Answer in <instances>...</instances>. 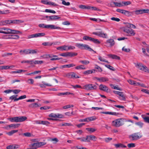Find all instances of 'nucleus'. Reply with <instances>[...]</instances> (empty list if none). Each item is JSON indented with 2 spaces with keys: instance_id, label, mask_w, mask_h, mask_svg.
Returning <instances> with one entry per match:
<instances>
[{
  "instance_id": "1",
  "label": "nucleus",
  "mask_w": 149,
  "mask_h": 149,
  "mask_svg": "<svg viewBox=\"0 0 149 149\" xmlns=\"http://www.w3.org/2000/svg\"><path fill=\"white\" fill-rule=\"evenodd\" d=\"M23 21L19 20L9 19L3 20L0 22V26H4L10 25L12 24H18L20 23H23Z\"/></svg>"
},
{
  "instance_id": "2",
  "label": "nucleus",
  "mask_w": 149,
  "mask_h": 149,
  "mask_svg": "<svg viewBox=\"0 0 149 149\" xmlns=\"http://www.w3.org/2000/svg\"><path fill=\"white\" fill-rule=\"evenodd\" d=\"M130 25L129 23H127L126 24L125 26L123 27L122 29L124 32L128 33L129 36H134L135 35V33L130 28Z\"/></svg>"
},
{
  "instance_id": "3",
  "label": "nucleus",
  "mask_w": 149,
  "mask_h": 149,
  "mask_svg": "<svg viewBox=\"0 0 149 149\" xmlns=\"http://www.w3.org/2000/svg\"><path fill=\"white\" fill-rule=\"evenodd\" d=\"M125 121V120L124 118L116 119L112 122V125L116 127H118L123 125Z\"/></svg>"
},
{
  "instance_id": "4",
  "label": "nucleus",
  "mask_w": 149,
  "mask_h": 149,
  "mask_svg": "<svg viewBox=\"0 0 149 149\" xmlns=\"http://www.w3.org/2000/svg\"><path fill=\"white\" fill-rule=\"evenodd\" d=\"M142 135L140 133L137 132L134 133L129 136V138L132 141H136L142 137Z\"/></svg>"
},
{
  "instance_id": "5",
  "label": "nucleus",
  "mask_w": 149,
  "mask_h": 149,
  "mask_svg": "<svg viewBox=\"0 0 149 149\" xmlns=\"http://www.w3.org/2000/svg\"><path fill=\"white\" fill-rule=\"evenodd\" d=\"M38 26L40 28L50 29H60V28L58 26H56L53 25H46L44 24H40Z\"/></svg>"
},
{
  "instance_id": "6",
  "label": "nucleus",
  "mask_w": 149,
  "mask_h": 149,
  "mask_svg": "<svg viewBox=\"0 0 149 149\" xmlns=\"http://www.w3.org/2000/svg\"><path fill=\"white\" fill-rule=\"evenodd\" d=\"M135 66L140 70L149 73V69L145 65H143L142 63H134Z\"/></svg>"
},
{
  "instance_id": "7",
  "label": "nucleus",
  "mask_w": 149,
  "mask_h": 149,
  "mask_svg": "<svg viewBox=\"0 0 149 149\" xmlns=\"http://www.w3.org/2000/svg\"><path fill=\"white\" fill-rule=\"evenodd\" d=\"M97 86L92 84H88L84 86L83 88L87 90H95L97 88Z\"/></svg>"
},
{
  "instance_id": "8",
  "label": "nucleus",
  "mask_w": 149,
  "mask_h": 149,
  "mask_svg": "<svg viewBox=\"0 0 149 149\" xmlns=\"http://www.w3.org/2000/svg\"><path fill=\"white\" fill-rule=\"evenodd\" d=\"M115 42L113 39H112L107 40L105 42L106 46L110 47H112L115 44Z\"/></svg>"
},
{
  "instance_id": "9",
  "label": "nucleus",
  "mask_w": 149,
  "mask_h": 149,
  "mask_svg": "<svg viewBox=\"0 0 149 149\" xmlns=\"http://www.w3.org/2000/svg\"><path fill=\"white\" fill-rule=\"evenodd\" d=\"M93 34L97 36H98L105 38H106L107 36V34L104 33L102 31L96 32H93Z\"/></svg>"
},
{
  "instance_id": "10",
  "label": "nucleus",
  "mask_w": 149,
  "mask_h": 149,
  "mask_svg": "<svg viewBox=\"0 0 149 149\" xmlns=\"http://www.w3.org/2000/svg\"><path fill=\"white\" fill-rule=\"evenodd\" d=\"M46 144V143L45 142H37L31 144V146L33 147L35 146L37 148H39L45 145Z\"/></svg>"
},
{
  "instance_id": "11",
  "label": "nucleus",
  "mask_w": 149,
  "mask_h": 149,
  "mask_svg": "<svg viewBox=\"0 0 149 149\" xmlns=\"http://www.w3.org/2000/svg\"><path fill=\"white\" fill-rule=\"evenodd\" d=\"M49 116L55 118H61L63 116L62 114L59 113H52L50 114Z\"/></svg>"
},
{
  "instance_id": "12",
  "label": "nucleus",
  "mask_w": 149,
  "mask_h": 149,
  "mask_svg": "<svg viewBox=\"0 0 149 149\" xmlns=\"http://www.w3.org/2000/svg\"><path fill=\"white\" fill-rule=\"evenodd\" d=\"M46 57L48 58H52L50 59L51 61H54L57 60H59L60 58H57V56L53 54H47L46 55Z\"/></svg>"
},
{
  "instance_id": "13",
  "label": "nucleus",
  "mask_w": 149,
  "mask_h": 149,
  "mask_svg": "<svg viewBox=\"0 0 149 149\" xmlns=\"http://www.w3.org/2000/svg\"><path fill=\"white\" fill-rule=\"evenodd\" d=\"M99 88L100 90L108 92V88L107 86L105 85L102 84H101L99 86Z\"/></svg>"
},
{
  "instance_id": "14",
  "label": "nucleus",
  "mask_w": 149,
  "mask_h": 149,
  "mask_svg": "<svg viewBox=\"0 0 149 149\" xmlns=\"http://www.w3.org/2000/svg\"><path fill=\"white\" fill-rule=\"evenodd\" d=\"M148 11H149L148 9H142L136 10L134 12L136 14L139 15L144 13H146V12H148Z\"/></svg>"
},
{
  "instance_id": "15",
  "label": "nucleus",
  "mask_w": 149,
  "mask_h": 149,
  "mask_svg": "<svg viewBox=\"0 0 149 149\" xmlns=\"http://www.w3.org/2000/svg\"><path fill=\"white\" fill-rule=\"evenodd\" d=\"M76 74L74 73H69L67 74L66 76L70 78H78L80 77L78 76H76Z\"/></svg>"
},
{
  "instance_id": "16",
  "label": "nucleus",
  "mask_w": 149,
  "mask_h": 149,
  "mask_svg": "<svg viewBox=\"0 0 149 149\" xmlns=\"http://www.w3.org/2000/svg\"><path fill=\"white\" fill-rule=\"evenodd\" d=\"M94 79H96L100 82H105L109 81V79L105 77L98 78L96 77L94 78Z\"/></svg>"
},
{
  "instance_id": "17",
  "label": "nucleus",
  "mask_w": 149,
  "mask_h": 149,
  "mask_svg": "<svg viewBox=\"0 0 149 149\" xmlns=\"http://www.w3.org/2000/svg\"><path fill=\"white\" fill-rule=\"evenodd\" d=\"M17 123L19 122H22L26 120L27 118L26 117L24 116H17Z\"/></svg>"
},
{
  "instance_id": "18",
  "label": "nucleus",
  "mask_w": 149,
  "mask_h": 149,
  "mask_svg": "<svg viewBox=\"0 0 149 149\" xmlns=\"http://www.w3.org/2000/svg\"><path fill=\"white\" fill-rule=\"evenodd\" d=\"M41 104H37V103H33L30 104L29 105V107L31 108H35L41 106Z\"/></svg>"
},
{
  "instance_id": "19",
  "label": "nucleus",
  "mask_w": 149,
  "mask_h": 149,
  "mask_svg": "<svg viewBox=\"0 0 149 149\" xmlns=\"http://www.w3.org/2000/svg\"><path fill=\"white\" fill-rule=\"evenodd\" d=\"M77 55V54L75 52H66V56H69L72 57L76 56Z\"/></svg>"
},
{
  "instance_id": "20",
  "label": "nucleus",
  "mask_w": 149,
  "mask_h": 149,
  "mask_svg": "<svg viewBox=\"0 0 149 149\" xmlns=\"http://www.w3.org/2000/svg\"><path fill=\"white\" fill-rule=\"evenodd\" d=\"M87 142H89L90 140H93L96 139V137L94 135H88L86 136Z\"/></svg>"
},
{
  "instance_id": "21",
  "label": "nucleus",
  "mask_w": 149,
  "mask_h": 149,
  "mask_svg": "<svg viewBox=\"0 0 149 149\" xmlns=\"http://www.w3.org/2000/svg\"><path fill=\"white\" fill-rule=\"evenodd\" d=\"M108 56L110 58H111L112 59H118V60H120V57L118 56L115 55V54H109L108 55Z\"/></svg>"
},
{
  "instance_id": "22",
  "label": "nucleus",
  "mask_w": 149,
  "mask_h": 149,
  "mask_svg": "<svg viewBox=\"0 0 149 149\" xmlns=\"http://www.w3.org/2000/svg\"><path fill=\"white\" fill-rule=\"evenodd\" d=\"M83 49H85L88 50L90 51H93L95 52H96L95 51H94L91 47H89L88 45L86 44H84V48H83Z\"/></svg>"
},
{
  "instance_id": "23",
  "label": "nucleus",
  "mask_w": 149,
  "mask_h": 149,
  "mask_svg": "<svg viewBox=\"0 0 149 149\" xmlns=\"http://www.w3.org/2000/svg\"><path fill=\"white\" fill-rule=\"evenodd\" d=\"M17 148H18V145H10L6 147L7 149H15Z\"/></svg>"
},
{
  "instance_id": "24",
  "label": "nucleus",
  "mask_w": 149,
  "mask_h": 149,
  "mask_svg": "<svg viewBox=\"0 0 149 149\" xmlns=\"http://www.w3.org/2000/svg\"><path fill=\"white\" fill-rule=\"evenodd\" d=\"M93 71L95 72V70H88L86 71L83 72V73L85 75H88L92 73H94V72H93Z\"/></svg>"
},
{
  "instance_id": "25",
  "label": "nucleus",
  "mask_w": 149,
  "mask_h": 149,
  "mask_svg": "<svg viewBox=\"0 0 149 149\" xmlns=\"http://www.w3.org/2000/svg\"><path fill=\"white\" fill-rule=\"evenodd\" d=\"M4 34H11L10 29L6 27H4Z\"/></svg>"
},
{
  "instance_id": "26",
  "label": "nucleus",
  "mask_w": 149,
  "mask_h": 149,
  "mask_svg": "<svg viewBox=\"0 0 149 149\" xmlns=\"http://www.w3.org/2000/svg\"><path fill=\"white\" fill-rule=\"evenodd\" d=\"M114 146L116 147V148H118L119 147L121 148H126L127 146L123 144L120 143L119 144H114Z\"/></svg>"
},
{
  "instance_id": "27",
  "label": "nucleus",
  "mask_w": 149,
  "mask_h": 149,
  "mask_svg": "<svg viewBox=\"0 0 149 149\" xmlns=\"http://www.w3.org/2000/svg\"><path fill=\"white\" fill-rule=\"evenodd\" d=\"M51 21L55 20L60 18L58 16L56 15L51 16Z\"/></svg>"
},
{
  "instance_id": "28",
  "label": "nucleus",
  "mask_w": 149,
  "mask_h": 149,
  "mask_svg": "<svg viewBox=\"0 0 149 149\" xmlns=\"http://www.w3.org/2000/svg\"><path fill=\"white\" fill-rule=\"evenodd\" d=\"M93 38L88 36H85L83 37V39L84 40L90 41L92 42Z\"/></svg>"
},
{
  "instance_id": "29",
  "label": "nucleus",
  "mask_w": 149,
  "mask_h": 149,
  "mask_svg": "<svg viewBox=\"0 0 149 149\" xmlns=\"http://www.w3.org/2000/svg\"><path fill=\"white\" fill-rule=\"evenodd\" d=\"M10 31L11 34H17L18 33H20V34L22 33V32H21L15 30L11 29H10Z\"/></svg>"
},
{
  "instance_id": "30",
  "label": "nucleus",
  "mask_w": 149,
  "mask_h": 149,
  "mask_svg": "<svg viewBox=\"0 0 149 149\" xmlns=\"http://www.w3.org/2000/svg\"><path fill=\"white\" fill-rule=\"evenodd\" d=\"M9 120L13 122L17 123V117H14L12 118H10L8 119Z\"/></svg>"
},
{
  "instance_id": "31",
  "label": "nucleus",
  "mask_w": 149,
  "mask_h": 149,
  "mask_svg": "<svg viewBox=\"0 0 149 149\" xmlns=\"http://www.w3.org/2000/svg\"><path fill=\"white\" fill-rule=\"evenodd\" d=\"M20 124H13L8 125V126L9 127H14V128H15L18 127Z\"/></svg>"
},
{
  "instance_id": "32",
  "label": "nucleus",
  "mask_w": 149,
  "mask_h": 149,
  "mask_svg": "<svg viewBox=\"0 0 149 149\" xmlns=\"http://www.w3.org/2000/svg\"><path fill=\"white\" fill-rule=\"evenodd\" d=\"M119 98L121 100L124 101L126 100L125 95L123 93L119 96Z\"/></svg>"
},
{
  "instance_id": "33",
  "label": "nucleus",
  "mask_w": 149,
  "mask_h": 149,
  "mask_svg": "<svg viewBox=\"0 0 149 149\" xmlns=\"http://www.w3.org/2000/svg\"><path fill=\"white\" fill-rule=\"evenodd\" d=\"M128 82L130 83V84L131 85H133L134 86H137V83L134 81L130 79L128 80Z\"/></svg>"
},
{
  "instance_id": "34",
  "label": "nucleus",
  "mask_w": 149,
  "mask_h": 149,
  "mask_svg": "<svg viewBox=\"0 0 149 149\" xmlns=\"http://www.w3.org/2000/svg\"><path fill=\"white\" fill-rule=\"evenodd\" d=\"M33 60H30L23 61H22L21 63H29L31 65L33 64Z\"/></svg>"
},
{
  "instance_id": "35",
  "label": "nucleus",
  "mask_w": 149,
  "mask_h": 149,
  "mask_svg": "<svg viewBox=\"0 0 149 149\" xmlns=\"http://www.w3.org/2000/svg\"><path fill=\"white\" fill-rule=\"evenodd\" d=\"M105 66L108 68L112 71H113L115 70L113 66L109 65H105Z\"/></svg>"
},
{
  "instance_id": "36",
  "label": "nucleus",
  "mask_w": 149,
  "mask_h": 149,
  "mask_svg": "<svg viewBox=\"0 0 149 149\" xmlns=\"http://www.w3.org/2000/svg\"><path fill=\"white\" fill-rule=\"evenodd\" d=\"M75 69L77 70H84L86 68L83 65L77 66L75 68Z\"/></svg>"
},
{
  "instance_id": "37",
  "label": "nucleus",
  "mask_w": 149,
  "mask_h": 149,
  "mask_svg": "<svg viewBox=\"0 0 149 149\" xmlns=\"http://www.w3.org/2000/svg\"><path fill=\"white\" fill-rule=\"evenodd\" d=\"M142 117L143 118V119L144 120V121L148 123H149V117L146 116L145 117H143V116H144L143 115H141Z\"/></svg>"
},
{
  "instance_id": "38",
  "label": "nucleus",
  "mask_w": 149,
  "mask_h": 149,
  "mask_svg": "<svg viewBox=\"0 0 149 149\" xmlns=\"http://www.w3.org/2000/svg\"><path fill=\"white\" fill-rule=\"evenodd\" d=\"M17 132V130H13L8 132H7V134L9 136H11L13 134Z\"/></svg>"
},
{
  "instance_id": "39",
  "label": "nucleus",
  "mask_w": 149,
  "mask_h": 149,
  "mask_svg": "<svg viewBox=\"0 0 149 149\" xmlns=\"http://www.w3.org/2000/svg\"><path fill=\"white\" fill-rule=\"evenodd\" d=\"M12 67V66H9L8 65L1 66H0V69L1 70L8 69Z\"/></svg>"
},
{
  "instance_id": "40",
  "label": "nucleus",
  "mask_w": 149,
  "mask_h": 149,
  "mask_svg": "<svg viewBox=\"0 0 149 149\" xmlns=\"http://www.w3.org/2000/svg\"><path fill=\"white\" fill-rule=\"evenodd\" d=\"M22 52H23L26 54H30V49H25L24 50H21L19 52L20 53H21Z\"/></svg>"
},
{
  "instance_id": "41",
  "label": "nucleus",
  "mask_w": 149,
  "mask_h": 149,
  "mask_svg": "<svg viewBox=\"0 0 149 149\" xmlns=\"http://www.w3.org/2000/svg\"><path fill=\"white\" fill-rule=\"evenodd\" d=\"M42 83H43V84H40V86L41 88H44L45 87V85L47 86H51V85H50L48 84L45 83V82L43 81L42 82Z\"/></svg>"
},
{
  "instance_id": "42",
  "label": "nucleus",
  "mask_w": 149,
  "mask_h": 149,
  "mask_svg": "<svg viewBox=\"0 0 149 149\" xmlns=\"http://www.w3.org/2000/svg\"><path fill=\"white\" fill-rule=\"evenodd\" d=\"M79 62L85 65H87L90 63L89 61L87 60H81L79 61Z\"/></svg>"
},
{
  "instance_id": "43",
  "label": "nucleus",
  "mask_w": 149,
  "mask_h": 149,
  "mask_svg": "<svg viewBox=\"0 0 149 149\" xmlns=\"http://www.w3.org/2000/svg\"><path fill=\"white\" fill-rule=\"evenodd\" d=\"M95 68L97 69L99 72H101L102 71L101 68L96 64L95 65Z\"/></svg>"
},
{
  "instance_id": "44",
  "label": "nucleus",
  "mask_w": 149,
  "mask_h": 149,
  "mask_svg": "<svg viewBox=\"0 0 149 149\" xmlns=\"http://www.w3.org/2000/svg\"><path fill=\"white\" fill-rule=\"evenodd\" d=\"M113 4L115 5L116 6L118 7H121L123 6V5L122 4V3H118L117 2H113Z\"/></svg>"
},
{
  "instance_id": "45",
  "label": "nucleus",
  "mask_w": 149,
  "mask_h": 149,
  "mask_svg": "<svg viewBox=\"0 0 149 149\" xmlns=\"http://www.w3.org/2000/svg\"><path fill=\"white\" fill-rule=\"evenodd\" d=\"M43 62L42 61H34L33 62V63L34 64H41L43 63Z\"/></svg>"
},
{
  "instance_id": "46",
  "label": "nucleus",
  "mask_w": 149,
  "mask_h": 149,
  "mask_svg": "<svg viewBox=\"0 0 149 149\" xmlns=\"http://www.w3.org/2000/svg\"><path fill=\"white\" fill-rule=\"evenodd\" d=\"M77 139L80 140L81 141L86 142L87 141V138L86 136V138L82 137L81 138H77Z\"/></svg>"
},
{
  "instance_id": "47",
  "label": "nucleus",
  "mask_w": 149,
  "mask_h": 149,
  "mask_svg": "<svg viewBox=\"0 0 149 149\" xmlns=\"http://www.w3.org/2000/svg\"><path fill=\"white\" fill-rule=\"evenodd\" d=\"M26 97V96L25 95H23L21 96L19 98H17V99H16L15 100V101H17L19 100H21L25 98Z\"/></svg>"
},
{
  "instance_id": "48",
  "label": "nucleus",
  "mask_w": 149,
  "mask_h": 149,
  "mask_svg": "<svg viewBox=\"0 0 149 149\" xmlns=\"http://www.w3.org/2000/svg\"><path fill=\"white\" fill-rule=\"evenodd\" d=\"M86 130L91 132H93L96 130L93 128H86Z\"/></svg>"
},
{
  "instance_id": "49",
  "label": "nucleus",
  "mask_w": 149,
  "mask_h": 149,
  "mask_svg": "<svg viewBox=\"0 0 149 149\" xmlns=\"http://www.w3.org/2000/svg\"><path fill=\"white\" fill-rule=\"evenodd\" d=\"M87 120L89 121H91L93 120H94L96 119L95 117L94 116L93 117H91L87 118Z\"/></svg>"
},
{
  "instance_id": "50",
  "label": "nucleus",
  "mask_w": 149,
  "mask_h": 149,
  "mask_svg": "<svg viewBox=\"0 0 149 149\" xmlns=\"http://www.w3.org/2000/svg\"><path fill=\"white\" fill-rule=\"evenodd\" d=\"M110 85L112 88H113L114 89L118 90L119 91H122V89L120 88H118V87L114 86V85L112 84H110Z\"/></svg>"
},
{
  "instance_id": "51",
  "label": "nucleus",
  "mask_w": 149,
  "mask_h": 149,
  "mask_svg": "<svg viewBox=\"0 0 149 149\" xmlns=\"http://www.w3.org/2000/svg\"><path fill=\"white\" fill-rule=\"evenodd\" d=\"M50 123L49 122L46 121H41L40 122V124L45 125H47Z\"/></svg>"
},
{
  "instance_id": "52",
  "label": "nucleus",
  "mask_w": 149,
  "mask_h": 149,
  "mask_svg": "<svg viewBox=\"0 0 149 149\" xmlns=\"http://www.w3.org/2000/svg\"><path fill=\"white\" fill-rule=\"evenodd\" d=\"M10 39H18L19 38V36L17 35H11Z\"/></svg>"
},
{
  "instance_id": "53",
  "label": "nucleus",
  "mask_w": 149,
  "mask_h": 149,
  "mask_svg": "<svg viewBox=\"0 0 149 149\" xmlns=\"http://www.w3.org/2000/svg\"><path fill=\"white\" fill-rule=\"evenodd\" d=\"M92 42L95 44H99L100 43V42L98 40L95 39L93 38L92 39Z\"/></svg>"
},
{
  "instance_id": "54",
  "label": "nucleus",
  "mask_w": 149,
  "mask_h": 149,
  "mask_svg": "<svg viewBox=\"0 0 149 149\" xmlns=\"http://www.w3.org/2000/svg\"><path fill=\"white\" fill-rule=\"evenodd\" d=\"M75 48V47L73 46H66V50H68L70 49H73Z\"/></svg>"
},
{
  "instance_id": "55",
  "label": "nucleus",
  "mask_w": 149,
  "mask_h": 149,
  "mask_svg": "<svg viewBox=\"0 0 149 149\" xmlns=\"http://www.w3.org/2000/svg\"><path fill=\"white\" fill-rule=\"evenodd\" d=\"M45 12L47 13H52L53 14H55L56 12L54 10H51L48 9H46L45 10Z\"/></svg>"
},
{
  "instance_id": "56",
  "label": "nucleus",
  "mask_w": 149,
  "mask_h": 149,
  "mask_svg": "<svg viewBox=\"0 0 149 149\" xmlns=\"http://www.w3.org/2000/svg\"><path fill=\"white\" fill-rule=\"evenodd\" d=\"M37 49H30V54H34L37 53Z\"/></svg>"
},
{
  "instance_id": "57",
  "label": "nucleus",
  "mask_w": 149,
  "mask_h": 149,
  "mask_svg": "<svg viewBox=\"0 0 149 149\" xmlns=\"http://www.w3.org/2000/svg\"><path fill=\"white\" fill-rule=\"evenodd\" d=\"M132 13L130 12L127 10H125L124 14L127 16H130L131 15Z\"/></svg>"
},
{
  "instance_id": "58",
  "label": "nucleus",
  "mask_w": 149,
  "mask_h": 149,
  "mask_svg": "<svg viewBox=\"0 0 149 149\" xmlns=\"http://www.w3.org/2000/svg\"><path fill=\"white\" fill-rule=\"evenodd\" d=\"M84 44H83L79 43L77 44V47L79 48L83 49V48H84Z\"/></svg>"
},
{
  "instance_id": "59",
  "label": "nucleus",
  "mask_w": 149,
  "mask_h": 149,
  "mask_svg": "<svg viewBox=\"0 0 149 149\" xmlns=\"http://www.w3.org/2000/svg\"><path fill=\"white\" fill-rule=\"evenodd\" d=\"M17 95H13L11 96H10L9 97L10 99L11 100H14V101H15V100L16 99H17Z\"/></svg>"
},
{
  "instance_id": "60",
  "label": "nucleus",
  "mask_w": 149,
  "mask_h": 149,
  "mask_svg": "<svg viewBox=\"0 0 149 149\" xmlns=\"http://www.w3.org/2000/svg\"><path fill=\"white\" fill-rule=\"evenodd\" d=\"M127 146V147L130 148H134L135 146V144L133 143L128 144Z\"/></svg>"
},
{
  "instance_id": "61",
  "label": "nucleus",
  "mask_w": 149,
  "mask_h": 149,
  "mask_svg": "<svg viewBox=\"0 0 149 149\" xmlns=\"http://www.w3.org/2000/svg\"><path fill=\"white\" fill-rule=\"evenodd\" d=\"M51 141H52L54 143H56L58 142V140L56 138H53L51 139Z\"/></svg>"
},
{
  "instance_id": "62",
  "label": "nucleus",
  "mask_w": 149,
  "mask_h": 149,
  "mask_svg": "<svg viewBox=\"0 0 149 149\" xmlns=\"http://www.w3.org/2000/svg\"><path fill=\"white\" fill-rule=\"evenodd\" d=\"M57 49L58 50H60L61 51L65 50V46L64 45L62 46L58 47L57 48Z\"/></svg>"
},
{
  "instance_id": "63",
  "label": "nucleus",
  "mask_w": 149,
  "mask_h": 149,
  "mask_svg": "<svg viewBox=\"0 0 149 149\" xmlns=\"http://www.w3.org/2000/svg\"><path fill=\"white\" fill-rule=\"evenodd\" d=\"M122 50L123 51H124L125 52H128L130 51V49L129 48H126L125 47H123L122 49Z\"/></svg>"
},
{
  "instance_id": "64",
  "label": "nucleus",
  "mask_w": 149,
  "mask_h": 149,
  "mask_svg": "<svg viewBox=\"0 0 149 149\" xmlns=\"http://www.w3.org/2000/svg\"><path fill=\"white\" fill-rule=\"evenodd\" d=\"M122 3L125 6H127L130 4H131V2L130 1H122Z\"/></svg>"
}]
</instances>
